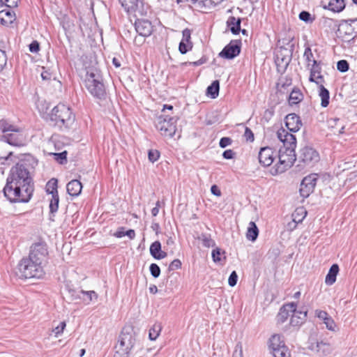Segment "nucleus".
Segmentation results:
<instances>
[{
    "mask_svg": "<svg viewBox=\"0 0 357 357\" xmlns=\"http://www.w3.org/2000/svg\"><path fill=\"white\" fill-rule=\"evenodd\" d=\"M297 304L294 302L283 305L277 315V320L279 323H284L289 316V313L296 312Z\"/></svg>",
    "mask_w": 357,
    "mask_h": 357,
    "instance_id": "6ab92c4d",
    "label": "nucleus"
},
{
    "mask_svg": "<svg viewBox=\"0 0 357 357\" xmlns=\"http://www.w3.org/2000/svg\"><path fill=\"white\" fill-rule=\"evenodd\" d=\"M299 19L306 23H312L314 20L308 11L303 10L299 13Z\"/></svg>",
    "mask_w": 357,
    "mask_h": 357,
    "instance_id": "c03bdc74",
    "label": "nucleus"
},
{
    "mask_svg": "<svg viewBox=\"0 0 357 357\" xmlns=\"http://www.w3.org/2000/svg\"><path fill=\"white\" fill-rule=\"evenodd\" d=\"M132 332V328H123L119 336L120 346L124 347L123 351L126 354H129L135 344V337Z\"/></svg>",
    "mask_w": 357,
    "mask_h": 357,
    "instance_id": "9b49d317",
    "label": "nucleus"
},
{
    "mask_svg": "<svg viewBox=\"0 0 357 357\" xmlns=\"http://www.w3.org/2000/svg\"><path fill=\"white\" fill-rule=\"evenodd\" d=\"M20 278L24 279L42 278L45 275L43 265L27 257H23L18 263Z\"/></svg>",
    "mask_w": 357,
    "mask_h": 357,
    "instance_id": "20e7f679",
    "label": "nucleus"
},
{
    "mask_svg": "<svg viewBox=\"0 0 357 357\" xmlns=\"http://www.w3.org/2000/svg\"><path fill=\"white\" fill-rule=\"evenodd\" d=\"M136 32L141 36L148 37L153 31L151 22L148 20L137 19L135 22Z\"/></svg>",
    "mask_w": 357,
    "mask_h": 357,
    "instance_id": "dca6fc26",
    "label": "nucleus"
},
{
    "mask_svg": "<svg viewBox=\"0 0 357 357\" xmlns=\"http://www.w3.org/2000/svg\"><path fill=\"white\" fill-rule=\"evenodd\" d=\"M346 6L344 0H330L328 5L324 6V9H328L334 13H340Z\"/></svg>",
    "mask_w": 357,
    "mask_h": 357,
    "instance_id": "bb28decb",
    "label": "nucleus"
},
{
    "mask_svg": "<svg viewBox=\"0 0 357 357\" xmlns=\"http://www.w3.org/2000/svg\"><path fill=\"white\" fill-rule=\"evenodd\" d=\"M198 239L202 241L203 246L205 248L214 247L215 245V242L211 237L210 234H202Z\"/></svg>",
    "mask_w": 357,
    "mask_h": 357,
    "instance_id": "e433bc0d",
    "label": "nucleus"
},
{
    "mask_svg": "<svg viewBox=\"0 0 357 357\" xmlns=\"http://www.w3.org/2000/svg\"><path fill=\"white\" fill-rule=\"evenodd\" d=\"M241 50V41L232 40L219 53V56L226 59H233L239 55Z\"/></svg>",
    "mask_w": 357,
    "mask_h": 357,
    "instance_id": "f8f14e48",
    "label": "nucleus"
},
{
    "mask_svg": "<svg viewBox=\"0 0 357 357\" xmlns=\"http://www.w3.org/2000/svg\"><path fill=\"white\" fill-rule=\"evenodd\" d=\"M211 192L216 197H220L222 195V192L219 187L215 184L211 187Z\"/></svg>",
    "mask_w": 357,
    "mask_h": 357,
    "instance_id": "774afa93",
    "label": "nucleus"
},
{
    "mask_svg": "<svg viewBox=\"0 0 357 357\" xmlns=\"http://www.w3.org/2000/svg\"><path fill=\"white\" fill-rule=\"evenodd\" d=\"M150 254L155 259H162L167 256L166 252L161 249V243L159 241H155L150 245Z\"/></svg>",
    "mask_w": 357,
    "mask_h": 357,
    "instance_id": "4be33fe9",
    "label": "nucleus"
},
{
    "mask_svg": "<svg viewBox=\"0 0 357 357\" xmlns=\"http://www.w3.org/2000/svg\"><path fill=\"white\" fill-rule=\"evenodd\" d=\"M269 348L272 352L278 348L286 346L284 341L282 340V337L280 335H272L269 340Z\"/></svg>",
    "mask_w": 357,
    "mask_h": 357,
    "instance_id": "7c9ffc66",
    "label": "nucleus"
},
{
    "mask_svg": "<svg viewBox=\"0 0 357 357\" xmlns=\"http://www.w3.org/2000/svg\"><path fill=\"white\" fill-rule=\"evenodd\" d=\"M0 129L3 132H6L8 131H14L15 127L9 124L6 120L1 119L0 120Z\"/></svg>",
    "mask_w": 357,
    "mask_h": 357,
    "instance_id": "de8ad7c7",
    "label": "nucleus"
},
{
    "mask_svg": "<svg viewBox=\"0 0 357 357\" xmlns=\"http://www.w3.org/2000/svg\"><path fill=\"white\" fill-rule=\"evenodd\" d=\"M235 155L236 153L231 149H227L225 151L222 153V157L227 160L233 159L235 157Z\"/></svg>",
    "mask_w": 357,
    "mask_h": 357,
    "instance_id": "0e129e2a",
    "label": "nucleus"
},
{
    "mask_svg": "<svg viewBox=\"0 0 357 357\" xmlns=\"http://www.w3.org/2000/svg\"><path fill=\"white\" fill-rule=\"evenodd\" d=\"M227 26L234 35H238L241 31V18L230 16L227 20Z\"/></svg>",
    "mask_w": 357,
    "mask_h": 357,
    "instance_id": "393cba45",
    "label": "nucleus"
},
{
    "mask_svg": "<svg viewBox=\"0 0 357 357\" xmlns=\"http://www.w3.org/2000/svg\"><path fill=\"white\" fill-rule=\"evenodd\" d=\"M319 96L321 97V105L323 107H326L329 104L330 93L329 91L325 88L322 84L319 86Z\"/></svg>",
    "mask_w": 357,
    "mask_h": 357,
    "instance_id": "72a5a7b5",
    "label": "nucleus"
},
{
    "mask_svg": "<svg viewBox=\"0 0 357 357\" xmlns=\"http://www.w3.org/2000/svg\"><path fill=\"white\" fill-rule=\"evenodd\" d=\"M68 193L73 197L78 196L82 190V184L80 180H70L66 185Z\"/></svg>",
    "mask_w": 357,
    "mask_h": 357,
    "instance_id": "b1692460",
    "label": "nucleus"
},
{
    "mask_svg": "<svg viewBox=\"0 0 357 357\" xmlns=\"http://www.w3.org/2000/svg\"><path fill=\"white\" fill-rule=\"evenodd\" d=\"M20 183V197L22 203H27L30 201L34 191V184L33 180H28L25 182H18Z\"/></svg>",
    "mask_w": 357,
    "mask_h": 357,
    "instance_id": "2eb2a0df",
    "label": "nucleus"
},
{
    "mask_svg": "<svg viewBox=\"0 0 357 357\" xmlns=\"http://www.w3.org/2000/svg\"><path fill=\"white\" fill-rule=\"evenodd\" d=\"M307 215V211L303 208H298L292 214L294 227L296 228L298 223L302 222Z\"/></svg>",
    "mask_w": 357,
    "mask_h": 357,
    "instance_id": "c85d7f7f",
    "label": "nucleus"
},
{
    "mask_svg": "<svg viewBox=\"0 0 357 357\" xmlns=\"http://www.w3.org/2000/svg\"><path fill=\"white\" fill-rule=\"evenodd\" d=\"M303 93L298 89H294L289 96V105H296L303 100Z\"/></svg>",
    "mask_w": 357,
    "mask_h": 357,
    "instance_id": "f704fd0d",
    "label": "nucleus"
},
{
    "mask_svg": "<svg viewBox=\"0 0 357 357\" xmlns=\"http://www.w3.org/2000/svg\"><path fill=\"white\" fill-rule=\"evenodd\" d=\"M337 69L341 73H346L349 69V64L347 60H340L337 63Z\"/></svg>",
    "mask_w": 357,
    "mask_h": 357,
    "instance_id": "a18cd8bd",
    "label": "nucleus"
},
{
    "mask_svg": "<svg viewBox=\"0 0 357 357\" xmlns=\"http://www.w3.org/2000/svg\"><path fill=\"white\" fill-rule=\"evenodd\" d=\"M279 164L273 167L271 172L273 175H276L284 172L288 167H290L296 160L295 152L287 151L283 148H280L278 151Z\"/></svg>",
    "mask_w": 357,
    "mask_h": 357,
    "instance_id": "423d86ee",
    "label": "nucleus"
},
{
    "mask_svg": "<svg viewBox=\"0 0 357 357\" xmlns=\"http://www.w3.org/2000/svg\"><path fill=\"white\" fill-rule=\"evenodd\" d=\"M11 133L6 134L3 136L4 141L10 145L15 146H23L26 144V139L23 134L20 133L17 129L15 128Z\"/></svg>",
    "mask_w": 357,
    "mask_h": 357,
    "instance_id": "4468645a",
    "label": "nucleus"
},
{
    "mask_svg": "<svg viewBox=\"0 0 357 357\" xmlns=\"http://www.w3.org/2000/svg\"><path fill=\"white\" fill-rule=\"evenodd\" d=\"M149 271H150V273H151V275L154 278H158L160 276V272H161L160 268L159 267V266L157 264H155V263H152L150 265Z\"/></svg>",
    "mask_w": 357,
    "mask_h": 357,
    "instance_id": "49530a36",
    "label": "nucleus"
},
{
    "mask_svg": "<svg viewBox=\"0 0 357 357\" xmlns=\"http://www.w3.org/2000/svg\"><path fill=\"white\" fill-rule=\"evenodd\" d=\"M244 137L247 141L253 142L255 139L252 131L248 127L245 128Z\"/></svg>",
    "mask_w": 357,
    "mask_h": 357,
    "instance_id": "680f3d73",
    "label": "nucleus"
},
{
    "mask_svg": "<svg viewBox=\"0 0 357 357\" xmlns=\"http://www.w3.org/2000/svg\"><path fill=\"white\" fill-rule=\"evenodd\" d=\"M66 322L62 321L59 324V326L55 327L52 332L54 333L55 337H58L60 334H61L63 332L64 328H66Z\"/></svg>",
    "mask_w": 357,
    "mask_h": 357,
    "instance_id": "864d4df0",
    "label": "nucleus"
},
{
    "mask_svg": "<svg viewBox=\"0 0 357 357\" xmlns=\"http://www.w3.org/2000/svg\"><path fill=\"white\" fill-rule=\"evenodd\" d=\"M38 160L31 155L20 159L10 170L8 178H32Z\"/></svg>",
    "mask_w": 357,
    "mask_h": 357,
    "instance_id": "7ed1b4c3",
    "label": "nucleus"
},
{
    "mask_svg": "<svg viewBox=\"0 0 357 357\" xmlns=\"http://www.w3.org/2000/svg\"><path fill=\"white\" fill-rule=\"evenodd\" d=\"M346 23L349 24L346 26L345 31H343L339 29L337 31V37L341 38V40L347 43H354L356 36H353V29L351 27V24L357 22V17L354 19H349L344 20Z\"/></svg>",
    "mask_w": 357,
    "mask_h": 357,
    "instance_id": "ddd939ff",
    "label": "nucleus"
},
{
    "mask_svg": "<svg viewBox=\"0 0 357 357\" xmlns=\"http://www.w3.org/2000/svg\"><path fill=\"white\" fill-rule=\"evenodd\" d=\"M58 180H49L45 185V192L50 197L57 196L58 193Z\"/></svg>",
    "mask_w": 357,
    "mask_h": 357,
    "instance_id": "2f4dec72",
    "label": "nucleus"
},
{
    "mask_svg": "<svg viewBox=\"0 0 357 357\" xmlns=\"http://www.w3.org/2000/svg\"><path fill=\"white\" fill-rule=\"evenodd\" d=\"M7 55L6 52L0 49V72H1L7 64Z\"/></svg>",
    "mask_w": 357,
    "mask_h": 357,
    "instance_id": "8fccbe9b",
    "label": "nucleus"
},
{
    "mask_svg": "<svg viewBox=\"0 0 357 357\" xmlns=\"http://www.w3.org/2000/svg\"><path fill=\"white\" fill-rule=\"evenodd\" d=\"M280 254V251L278 248H273L269 250L268 255L269 257L276 259Z\"/></svg>",
    "mask_w": 357,
    "mask_h": 357,
    "instance_id": "052dcab7",
    "label": "nucleus"
},
{
    "mask_svg": "<svg viewBox=\"0 0 357 357\" xmlns=\"http://www.w3.org/2000/svg\"><path fill=\"white\" fill-rule=\"evenodd\" d=\"M59 201H60V199H59V195H57V196L53 195V197H50L48 198L49 208H50L49 220L52 222H54L55 220L54 218L56 216V213H57V211L59 210Z\"/></svg>",
    "mask_w": 357,
    "mask_h": 357,
    "instance_id": "5701e85b",
    "label": "nucleus"
},
{
    "mask_svg": "<svg viewBox=\"0 0 357 357\" xmlns=\"http://www.w3.org/2000/svg\"><path fill=\"white\" fill-rule=\"evenodd\" d=\"M6 184L3 189L4 196L11 203L21 202L20 197V183L18 182H25L28 180H6Z\"/></svg>",
    "mask_w": 357,
    "mask_h": 357,
    "instance_id": "0eeeda50",
    "label": "nucleus"
},
{
    "mask_svg": "<svg viewBox=\"0 0 357 357\" xmlns=\"http://www.w3.org/2000/svg\"><path fill=\"white\" fill-rule=\"evenodd\" d=\"M176 119L174 117L160 116L156 124V128L162 135L167 137H173L176 132Z\"/></svg>",
    "mask_w": 357,
    "mask_h": 357,
    "instance_id": "1a4fd4ad",
    "label": "nucleus"
},
{
    "mask_svg": "<svg viewBox=\"0 0 357 357\" xmlns=\"http://www.w3.org/2000/svg\"><path fill=\"white\" fill-rule=\"evenodd\" d=\"M29 51L32 53H37L40 50V44L37 40H33L29 45Z\"/></svg>",
    "mask_w": 357,
    "mask_h": 357,
    "instance_id": "bf43d9fd",
    "label": "nucleus"
},
{
    "mask_svg": "<svg viewBox=\"0 0 357 357\" xmlns=\"http://www.w3.org/2000/svg\"><path fill=\"white\" fill-rule=\"evenodd\" d=\"M223 254L225 253V251L222 252ZM222 254V250L219 248H216L213 250L211 255L214 262H220L221 261L220 255Z\"/></svg>",
    "mask_w": 357,
    "mask_h": 357,
    "instance_id": "3c124183",
    "label": "nucleus"
},
{
    "mask_svg": "<svg viewBox=\"0 0 357 357\" xmlns=\"http://www.w3.org/2000/svg\"><path fill=\"white\" fill-rule=\"evenodd\" d=\"M15 13L11 8H6L0 11V23L4 26H9L15 20Z\"/></svg>",
    "mask_w": 357,
    "mask_h": 357,
    "instance_id": "412c9836",
    "label": "nucleus"
},
{
    "mask_svg": "<svg viewBox=\"0 0 357 357\" xmlns=\"http://www.w3.org/2000/svg\"><path fill=\"white\" fill-rule=\"evenodd\" d=\"M292 313L290 324L293 326H298L305 321L307 312L298 311L296 308V312H292Z\"/></svg>",
    "mask_w": 357,
    "mask_h": 357,
    "instance_id": "a878e982",
    "label": "nucleus"
},
{
    "mask_svg": "<svg viewBox=\"0 0 357 357\" xmlns=\"http://www.w3.org/2000/svg\"><path fill=\"white\" fill-rule=\"evenodd\" d=\"M84 86L88 92L96 100H105L107 98L106 87L103 82L100 70L96 67H86Z\"/></svg>",
    "mask_w": 357,
    "mask_h": 357,
    "instance_id": "f03ea898",
    "label": "nucleus"
},
{
    "mask_svg": "<svg viewBox=\"0 0 357 357\" xmlns=\"http://www.w3.org/2000/svg\"><path fill=\"white\" fill-rule=\"evenodd\" d=\"M276 135L279 141L282 143V148L286 149L287 151H290V153L295 152L296 139L293 134L288 132L285 129L282 128L277 131Z\"/></svg>",
    "mask_w": 357,
    "mask_h": 357,
    "instance_id": "9d476101",
    "label": "nucleus"
},
{
    "mask_svg": "<svg viewBox=\"0 0 357 357\" xmlns=\"http://www.w3.org/2000/svg\"><path fill=\"white\" fill-rule=\"evenodd\" d=\"M50 125L63 132L68 131L75 123V114L68 105L59 103L49 114Z\"/></svg>",
    "mask_w": 357,
    "mask_h": 357,
    "instance_id": "f257e3e1",
    "label": "nucleus"
},
{
    "mask_svg": "<svg viewBox=\"0 0 357 357\" xmlns=\"http://www.w3.org/2000/svg\"><path fill=\"white\" fill-rule=\"evenodd\" d=\"M308 68L310 69V71L309 81L311 82H314L317 84H319V82L316 81L315 76L321 74V64L315 65L314 66H311Z\"/></svg>",
    "mask_w": 357,
    "mask_h": 357,
    "instance_id": "4c0bfd02",
    "label": "nucleus"
},
{
    "mask_svg": "<svg viewBox=\"0 0 357 357\" xmlns=\"http://www.w3.org/2000/svg\"><path fill=\"white\" fill-rule=\"evenodd\" d=\"M303 57L307 63V67L310 68L311 62L312 61V60H314V55L312 52L311 48L309 46L305 47L303 54Z\"/></svg>",
    "mask_w": 357,
    "mask_h": 357,
    "instance_id": "79ce46f5",
    "label": "nucleus"
},
{
    "mask_svg": "<svg viewBox=\"0 0 357 357\" xmlns=\"http://www.w3.org/2000/svg\"><path fill=\"white\" fill-rule=\"evenodd\" d=\"M238 280V275L235 271H232L228 279V284L230 287H234Z\"/></svg>",
    "mask_w": 357,
    "mask_h": 357,
    "instance_id": "6e6d98bb",
    "label": "nucleus"
},
{
    "mask_svg": "<svg viewBox=\"0 0 357 357\" xmlns=\"http://www.w3.org/2000/svg\"><path fill=\"white\" fill-rule=\"evenodd\" d=\"M192 48V43H185L181 41L178 45V50L181 54H186L189 50Z\"/></svg>",
    "mask_w": 357,
    "mask_h": 357,
    "instance_id": "37998d69",
    "label": "nucleus"
},
{
    "mask_svg": "<svg viewBox=\"0 0 357 357\" xmlns=\"http://www.w3.org/2000/svg\"><path fill=\"white\" fill-rule=\"evenodd\" d=\"M160 324H155L149 330V337L151 340H155L161 331Z\"/></svg>",
    "mask_w": 357,
    "mask_h": 357,
    "instance_id": "58836bf2",
    "label": "nucleus"
},
{
    "mask_svg": "<svg viewBox=\"0 0 357 357\" xmlns=\"http://www.w3.org/2000/svg\"><path fill=\"white\" fill-rule=\"evenodd\" d=\"M324 323L326 324V328L329 331H335L336 324H335L334 320L331 317H328L326 320H324Z\"/></svg>",
    "mask_w": 357,
    "mask_h": 357,
    "instance_id": "4d7b16f0",
    "label": "nucleus"
},
{
    "mask_svg": "<svg viewBox=\"0 0 357 357\" xmlns=\"http://www.w3.org/2000/svg\"><path fill=\"white\" fill-rule=\"evenodd\" d=\"M232 357H243L242 345L240 342L236 345Z\"/></svg>",
    "mask_w": 357,
    "mask_h": 357,
    "instance_id": "e2e57ef3",
    "label": "nucleus"
},
{
    "mask_svg": "<svg viewBox=\"0 0 357 357\" xmlns=\"http://www.w3.org/2000/svg\"><path fill=\"white\" fill-rule=\"evenodd\" d=\"M67 155L68 152L66 151H63L61 153H53L54 160L61 165L67 162Z\"/></svg>",
    "mask_w": 357,
    "mask_h": 357,
    "instance_id": "a19ab883",
    "label": "nucleus"
},
{
    "mask_svg": "<svg viewBox=\"0 0 357 357\" xmlns=\"http://www.w3.org/2000/svg\"><path fill=\"white\" fill-rule=\"evenodd\" d=\"M272 353L274 357H290V351L287 346L278 348Z\"/></svg>",
    "mask_w": 357,
    "mask_h": 357,
    "instance_id": "ea45409f",
    "label": "nucleus"
},
{
    "mask_svg": "<svg viewBox=\"0 0 357 357\" xmlns=\"http://www.w3.org/2000/svg\"><path fill=\"white\" fill-rule=\"evenodd\" d=\"M181 261L178 259H174L168 267V271H172L181 268Z\"/></svg>",
    "mask_w": 357,
    "mask_h": 357,
    "instance_id": "603ef678",
    "label": "nucleus"
},
{
    "mask_svg": "<svg viewBox=\"0 0 357 357\" xmlns=\"http://www.w3.org/2000/svg\"><path fill=\"white\" fill-rule=\"evenodd\" d=\"M339 271V266L337 264H334L331 266L325 278V282L326 284L332 285L335 282Z\"/></svg>",
    "mask_w": 357,
    "mask_h": 357,
    "instance_id": "cd10ccee",
    "label": "nucleus"
},
{
    "mask_svg": "<svg viewBox=\"0 0 357 357\" xmlns=\"http://www.w3.org/2000/svg\"><path fill=\"white\" fill-rule=\"evenodd\" d=\"M284 121L286 127L291 132H298L302 126L300 116L295 113L287 115Z\"/></svg>",
    "mask_w": 357,
    "mask_h": 357,
    "instance_id": "f3484780",
    "label": "nucleus"
},
{
    "mask_svg": "<svg viewBox=\"0 0 357 357\" xmlns=\"http://www.w3.org/2000/svg\"><path fill=\"white\" fill-rule=\"evenodd\" d=\"M183 38L181 41H184L185 43H192L190 41L191 39V31L189 29H185L183 32Z\"/></svg>",
    "mask_w": 357,
    "mask_h": 357,
    "instance_id": "13d9d810",
    "label": "nucleus"
},
{
    "mask_svg": "<svg viewBox=\"0 0 357 357\" xmlns=\"http://www.w3.org/2000/svg\"><path fill=\"white\" fill-rule=\"evenodd\" d=\"M220 91V82L218 80H214L206 89V94L211 98H215L218 96Z\"/></svg>",
    "mask_w": 357,
    "mask_h": 357,
    "instance_id": "473e14b6",
    "label": "nucleus"
},
{
    "mask_svg": "<svg viewBox=\"0 0 357 357\" xmlns=\"http://www.w3.org/2000/svg\"><path fill=\"white\" fill-rule=\"evenodd\" d=\"M299 164L301 167H312L319 161L320 157L318 152L313 148L305 146L300 151Z\"/></svg>",
    "mask_w": 357,
    "mask_h": 357,
    "instance_id": "6e6552de",
    "label": "nucleus"
},
{
    "mask_svg": "<svg viewBox=\"0 0 357 357\" xmlns=\"http://www.w3.org/2000/svg\"><path fill=\"white\" fill-rule=\"evenodd\" d=\"M259 162L264 166L271 165L274 160V151L269 146L261 148L259 153Z\"/></svg>",
    "mask_w": 357,
    "mask_h": 357,
    "instance_id": "a211bd4d",
    "label": "nucleus"
},
{
    "mask_svg": "<svg viewBox=\"0 0 357 357\" xmlns=\"http://www.w3.org/2000/svg\"><path fill=\"white\" fill-rule=\"evenodd\" d=\"M317 180H301L300 185V195L303 198L308 197L313 192Z\"/></svg>",
    "mask_w": 357,
    "mask_h": 357,
    "instance_id": "aec40b11",
    "label": "nucleus"
},
{
    "mask_svg": "<svg viewBox=\"0 0 357 357\" xmlns=\"http://www.w3.org/2000/svg\"><path fill=\"white\" fill-rule=\"evenodd\" d=\"M28 257L44 266L49 257L48 245L46 241L40 238L38 241L33 243L29 248Z\"/></svg>",
    "mask_w": 357,
    "mask_h": 357,
    "instance_id": "39448f33",
    "label": "nucleus"
},
{
    "mask_svg": "<svg viewBox=\"0 0 357 357\" xmlns=\"http://www.w3.org/2000/svg\"><path fill=\"white\" fill-rule=\"evenodd\" d=\"M122 7L128 13L134 11L137 7L138 0H119Z\"/></svg>",
    "mask_w": 357,
    "mask_h": 357,
    "instance_id": "c9c22d12",
    "label": "nucleus"
},
{
    "mask_svg": "<svg viewBox=\"0 0 357 357\" xmlns=\"http://www.w3.org/2000/svg\"><path fill=\"white\" fill-rule=\"evenodd\" d=\"M259 236V229L257 225L251 221L249 223V226L248 227V231L246 233V237L248 240L254 242L256 241Z\"/></svg>",
    "mask_w": 357,
    "mask_h": 357,
    "instance_id": "c756f323",
    "label": "nucleus"
},
{
    "mask_svg": "<svg viewBox=\"0 0 357 357\" xmlns=\"http://www.w3.org/2000/svg\"><path fill=\"white\" fill-rule=\"evenodd\" d=\"M232 144V139L228 137H223L220 139L219 146L222 149L226 148L227 146Z\"/></svg>",
    "mask_w": 357,
    "mask_h": 357,
    "instance_id": "5fc2aeb1",
    "label": "nucleus"
},
{
    "mask_svg": "<svg viewBox=\"0 0 357 357\" xmlns=\"http://www.w3.org/2000/svg\"><path fill=\"white\" fill-rule=\"evenodd\" d=\"M79 292L81 294L87 295L88 297H89V301H91L93 298H95L96 299L98 298V294L94 291H84V290H81Z\"/></svg>",
    "mask_w": 357,
    "mask_h": 357,
    "instance_id": "69168bd1",
    "label": "nucleus"
},
{
    "mask_svg": "<svg viewBox=\"0 0 357 357\" xmlns=\"http://www.w3.org/2000/svg\"><path fill=\"white\" fill-rule=\"evenodd\" d=\"M19 1L20 0H5L3 1L7 8L12 9L17 6Z\"/></svg>",
    "mask_w": 357,
    "mask_h": 357,
    "instance_id": "338daca9",
    "label": "nucleus"
},
{
    "mask_svg": "<svg viewBox=\"0 0 357 357\" xmlns=\"http://www.w3.org/2000/svg\"><path fill=\"white\" fill-rule=\"evenodd\" d=\"M160 157V152L156 149H151L148 153V158L150 162H155Z\"/></svg>",
    "mask_w": 357,
    "mask_h": 357,
    "instance_id": "09e8293b",
    "label": "nucleus"
}]
</instances>
